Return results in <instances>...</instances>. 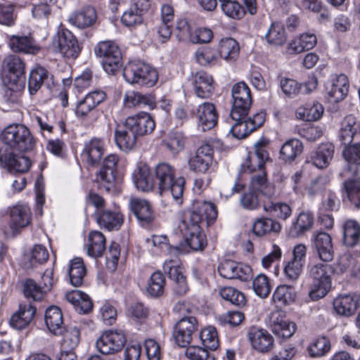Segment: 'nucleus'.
Returning <instances> with one entry per match:
<instances>
[{"instance_id": "8fccbe9b", "label": "nucleus", "mask_w": 360, "mask_h": 360, "mask_svg": "<svg viewBox=\"0 0 360 360\" xmlns=\"http://www.w3.org/2000/svg\"><path fill=\"white\" fill-rule=\"evenodd\" d=\"M296 292L295 288L289 285H280L275 289L272 300L281 305H288L295 300Z\"/></svg>"}, {"instance_id": "e433bc0d", "label": "nucleus", "mask_w": 360, "mask_h": 360, "mask_svg": "<svg viewBox=\"0 0 360 360\" xmlns=\"http://www.w3.org/2000/svg\"><path fill=\"white\" fill-rule=\"evenodd\" d=\"M174 9L169 4L161 8V24L159 25V41L165 42L170 39L174 21Z\"/></svg>"}, {"instance_id": "f704fd0d", "label": "nucleus", "mask_w": 360, "mask_h": 360, "mask_svg": "<svg viewBox=\"0 0 360 360\" xmlns=\"http://www.w3.org/2000/svg\"><path fill=\"white\" fill-rule=\"evenodd\" d=\"M3 67L8 71L6 79L25 82L24 63L18 56H6L3 61Z\"/></svg>"}, {"instance_id": "a878e982", "label": "nucleus", "mask_w": 360, "mask_h": 360, "mask_svg": "<svg viewBox=\"0 0 360 360\" xmlns=\"http://www.w3.org/2000/svg\"><path fill=\"white\" fill-rule=\"evenodd\" d=\"M36 314V308L30 304H20L18 310L10 319V325L16 330L27 327Z\"/></svg>"}, {"instance_id": "72a5a7b5", "label": "nucleus", "mask_w": 360, "mask_h": 360, "mask_svg": "<svg viewBox=\"0 0 360 360\" xmlns=\"http://www.w3.org/2000/svg\"><path fill=\"white\" fill-rule=\"evenodd\" d=\"M123 220V215L117 211L103 210L96 212L97 223L108 231L118 230Z\"/></svg>"}, {"instance_id": "5701e85b", "label": "nucleus", "mask_w": 360, "mask_h": 360, "mask_svg": "<svg viewBox=\"0 0 360 360\" xmlns=\"http://www.w3.org/2000/svg\"><path fill=\"white\" fill-rule=\"evenodd\" d=\"M248 338L252 347L259 352H268L274 347V338L265 329L251 328Z\"/></svg>"}, {"instance_id": "f8f14e48", "label": "nucleus", "mask_w": 360, "mask_h": 360, "mask_svg": "<svg viewBox=\"0 0 360 360\" xmlns=\"http://www.w3.org/2000/svg\"><path fill=\"white\" fill-rule=\"evenodd\" d=\"M126 342L122 332L108 330L104 332L96 341L98 350L103 354H110L119 352Z\"/></svg>"}, {"instance_id": "338daca9", "label": "nucleus", "mask_w": 360, "mask_h": 360, "mask_svg": "<svg viewBox=\"0 0 360 360\" xmlns=\"http://www.w3.org/2000/svg\"><path fill=\"white\" fill-rule=\"evenodd\" d=\"M340 207V200L335 193L329 191L325 194L319 207V212H332L338 211Z\"/></svg>"}, {"instance_id": "c756f323", "label": "nucleus", "mask_w": 360, "mask_h": 360, "mask_svg": "<svg viewBox=\"0 0 360 360\" xmlns=\"http://www.w3.org/2000/svg\"><path fill=\"white\" fill-rule=\"evenodd\" d=\"M0 162L4 163L11 171L24 173L29 170L32 162L25 155H17L13 152L0 153Z\"/></svg>"}, {"instance_id": "20e7f679", "label": "nucleus", "mask_w": 360, "mask_h": 360, "mask_svg": "<svg viewBox=\"0 0 360 360\" xmlns=\"http://www.w3.org/2000/svg\"><path fill=\"white\" fill-rule=\"evenodd\" d=\"M123 77L131 84L153 86L158 81V71L140 60L131 61L123 69Z\"/></svg>"}, {"instance_id": "7c9ffc66", "label": "nucleus", "mask_w": 360, "mask_h": 360, "mask_svg": "<svg viewBox=\"0 0 360 360\" xmlns=\"http://www.w3.org/2000/svg\"><path fill=\"white\" fill-rule=\"evenodd\" d=\"M334 150L335 147L332 143H321L311 153L310 162L318 168H326L333 158Z\"/></svg>"}, {"instance_id": "f257e3e1", "label": "nucleus", "mask_w": 360, "mask_h": 360, "mask_svg": "<svg viewBox=\"0 0 360 360\" xmlns=\"http://www.w3.org/2000/svg\"><path fill=\"white\" fill-rule=\"evenodd\" d=\"M216 205L210 202H201L196 207L188 212L179 224V229L183 235L198 233L201 229L200 223L203 219L207 225L211 226L217 219Z\"/></svg>"}, {"instance_id": "1a4fd4ad", "label": "nucleus", "mask_w": 360, "mask_h": 360, "mask_svg": "<svg viewBox=\"0 0 360 360\" xmlns=\"http://www.w3.org/2000/svg\"><path fill=\"white\" fill-rule=\"evenodd\" d=\"M51 46L66 58H76L80 52L77 39L68 30L58 32L53 37Z\"/></svg>"}, {"instance_id": "3c124183", "label": "nucleus", "mask_w": 360, "mask_h": 360, "mask_svg": "<svg viewBox=\"0 0 360 360\" xmlns=\"http://www.w3.org/2000/svg\"><path fill=\"white\" fill-rule=\"evenodd\" d=\"M68 274L72 285L77 287L82 284L86 275V267L82 258L76 257L70 262Z\"/></svg>"}, {"instance_id": "c85d7f7f", "label": "nucleus", "mask_w": 360, "mask_h": 360, "mask_svg": "<svg viewBox=\"0 0 360 360\" xmlns=\"http://www.w3.org/2000/svg\"><path fill=\"white\" fill-rule=\"evenodd\" d=\"M317 43L316 36L311 33L301 34L288 43L287 52L291 55L301 53L313 49Z\"/></svg>"}, {"instance_id": "49530a36", "label": "nucleus", "mask_w": 360, "mask_h": 360, "mask_svg": "<svg viewBox=\"0 0 360 360\" xmlns=\"http://www.w3.org/2000/svg\"><path fill=\"white\" fill-rule=\"evenodd\" d=\"M264 210L274 218L286 220L292 214V208L286 202L268 201L264 203Z\"/></svg>"}, {"instance_id": "cd10ccee", "label": "nucleus", "mask_w": 360, "mask_h": 360, "mask_svg": "<svg viewBox=\"0 0 360 360\" xmlns=\"http://www.w3.org/2000/svg\"><path fill=\"white\" fill-rule=\"evenodd\" d=\"M165 274H167L169 278L173 280L176 283L174 290L177 294H185L188 290L186 277L184 269L178 266L173 260L165 262L163 264Z\"/></svg>"}, {"instance_id": "4c0bfd02", "label": "nucleus", "mask_w": 360, "mask_h": 360, "mask_svg": "<svg viewBox=\"0 0 360 360\" xmlns=\"http://www.w3.org/2000/svg\"><path fill=\"white\" fill-rule=\"evenodd\" d=\"M137 136L124 122L121 127L115 131V140L117 146L123 151H130L136 146Z\"/></svg>"}, {"instance_id": "6ab92c4d", "label": "nucleus", "mask_w": 360, "mask_h": 360, "mask_svg": "<svg viewBox=\"0 0 360 360\" xmlns=\"http://www.w3.org/2000/svg\"><path fill=\"white\" fill-rule=\"evenodd\" d=\"M270 328L276 335L283 338H290L296 330L295 323L287 319L284 312L281 310L271 314Z\"/></svg>"}, {"instance_id": "393cba45", "label": "nucleus", "mask_w": 360, "mask_h": 360, "mask_svg": "<svg viewBox=\"0 0 360 360\" xmlns=\"http://www.w3.org/2000/svg\"><path fill=\"white\" fill-rule=\"evenodd\" d=\"M132 179L136 188L143 192L151 191L154 187V179L148 166L143 163L137 164L132 173Z\"/></svg>"}, {"instance_id": "b1692460", "label": "nucleus", "mask_w": 360, "mask_h": 360, "mask_svg": "<svg viewBox=\"0 0 360 360\" xmlns=\"http://www.w3.org/2000/svg\"><path fill=\"white\" fill-rule=\"evenodd\" d=\"M104 153V143L100 139H92L84 144L81 157L87 165H97Z\"/></svg>"}, {"instance_id": "423d86ee", "label": "nucleus", "mask_w": 360, "mask_h": 360, "mask_svg": "<svg viewBox=\"0 0 360 360\" xmlns=\"http://www.w3.org/2000/svg\"><path fill=\"white\" fill-rule=\"evenodd\" d=\"M232 107L230 112L231 118L239 119L248 115L252 105L251 91L243 82L235 84L231 89Z\"/></svg>"}, {"instance_id": "2eb2a0df", "label": "nucleus", "mask_w": 360, "mask_h": 360, "mask_svg": "<svg viewBox=\"0 0 360 360\" xmlns=\"http://www.w3.org/2000/svg\"><path fill=\"white\" fill-rule=\"evenodd\" d=\"M198 321L193 316L182 317L176 324L174 339L179 346L184 347L192 340L193 333L197 330Z\"/></svg>"}, {"instance_id": "2f4dec72", "label": "nucleus", "mask_w": 360, "mask_h": 360, "mask_svg": "<svg viewBox=\"0 0 360 360\" xmlns=\"http://www.w3.org/2000/svg\"><path fill=\"white\" fill-rule=\"evenodd\" d=\"M10 218L13 229L24 228L31 223V210L27 204H18L11 208Z\"/></svg>"}, {"instance_id": "680f3d73", "label": "nucleus", "mask_w": 360, "mask_h": 360, "mask_svg": "<svg viewBox=\"0 0 360 360\" xmlns=\"http://www.w3.org/2000/svg\"><path fill=\"white\" fill-rule=\"evenodd\" d=\"M49 255L47 249L42 245H35L30 252L28 258V264L27 267L32 268L37 264L44 263L49 259Z\"/></svg>"}, {"instance_id": "f03ea898", "label": "nucleus", "mask_w": 360, "mask_h": 360, "mask_svg": "<svg viewBox=\"0 0 360 360\" xmlns=\"http://www.w3.org/2000/svg\"><path fill=\"white\" fill-rule=\"evenodd\" d=\"M0 140L11 149L20 153L32 151L36 139L30 129L22 124H10L0 134Z\"/></svg>"}, {"instance_id": "603ef678", "label": "nucleus", "mask_w": 360, "mask_h": 360, "mask_svg": "<svg viewBox=\"0 0 360 360\" xmlns=\"http://www.w3.org/2000/svg\"><path fill=\"white\" fill-rule=\"evenodd\" d=\"M286 39L284 26L280 22L272 23L265 34L266 42L272 46H282L286 41Z\"/></svg>"}, {"instance_id": "6e6d98bb", "label": "nucleus", "mask_w": 360, "mask_h": 360, "mask_svg": "<svg viewBox=\"0 0 360 360\" xmlns=\"http://www.w3.org/2000/svg\"><path fill=\"white\" fill-rule=\"evenodd\" d=\"M330 270V266L326 264H309L307 266V276L311 281H331Z\"/></svg>"}, {"instance_id": "79ce46f5", "label": "nucleus", "mask_w": 360, "mask_h": 360, "mask_svg": "<svg viewBox=\"0 0 360 360\" xmlns=\"http://www.w3.org/2000/svg\"><path fill=\"white\" fill-rule=\"evenodd\" d=\"M358 130L359 124L356 118L351 115L345 116L341 122L339 134L340 141L345 145L350 143Z\"/></svg>"}, {"instance_id": "a19ab883", "label": "nucleus", "mask_w": 360, "mask_h": 360, "mask_svg": "<svg viewBox=\"0 0 360 360\" xmlns=\"http://www.w3.org/2000/svg\"><path fill=\"white\" fill-rule=\"evenodd\" d=\"M324 112L323 105L319 102L306 104L297 110V117L307 122H315L321 118Z\"/></svg>"}, {"instance_id": "dca6fc26", "label": "nucleus", "mask_w": 360, "mask_h": 360, "mask_svg": "<svg viewBox=\"0 0 360 360\" xmlns=\"http://www.w3.org/2000/svg\"><path fill=\"white\" fill-rule=\"evenodd\" d=\"M193 115L198 120V127L205 131L214 128L218 122V113L212 103L203 102L198 105Z\"/></svg>"}, {"instance_id": "9d476101", "label": "nucleus", "mask_w": 360, "mask_h": 360, "mask_svg": "<svg viewBox=\"0 0 360 360\" xmlns=\"http://www.w3.org/2000/svg\"><path fill=\"white\" fill-rule=\"evenodd\" d=\"M119 161L117 155H108L103 161V165L98 174V180L103 188L108 192L114 191L119 182L117 176V166Z\"/></svg>"}, {"instance_id": "a18cd8bd", "label": "nucleus", "mask_w": 360, "mask_h": 360, "mask_svg": "<svg viewBox=\"0 0 360 360\" xmlns=\"http://www.w3.org/2000/svg\"><path fill=\"white\" fill-rule=\"evenodd\" d=\"M219 55L227 62L235 60L239 54L238 43L233 38L221 39L219 41Z\"/></svg>"}, {"instance_id": "69168bd1", "label": "nucleus", "mask_w": 360, "mask_h": 360, "mask_svg": "<svg viewBox=\"0 0 360 360\" xmlns=\"http://www.w3.org/2000/svg\"><path fill=\"white\" fill-rule=\"evenodd\" d=\"M196 61L203 66L215 65L218 61V54L210 48L198 49L195 53Z\"/></svg>"}, {"instance_id": "0eeeda50", "label": "nucleus", "mask_w": 360, "mask_h": 360, "mask_svg": "<svg viewBox=\"0 0 360 360\" xmlns=\"http://www.w3.org/2000/svg\"><path fill=\"white\" fill-rule=\"evenodd\" d=\"M267 141L259 140L254 145L253 151L249 152L241 165V172L252 173L264 170L266 162L269 159V153L266 149Z\"/></svg>"}, {"instance_id": "7ed1b4c3", "label": "nucleus", "mask_w": 360, "mask_h": 360, "mask_svg": "<svg viewBox=\"0 0 360 360\" xmlns=\"http://www.w3.org/2000/svg\"><path fill=\"white\" fill-rule=\"evenodd\" d=\"M184 177L176 178L173 168L166 163L159 164V193L160 195H171L175 202L181 205L185 186Z\"/></svg>"}, {"instance_id": "37998d69", "label": "nucleus", "mask_w": 360, "mask_h": 360, "mask_svg": "<svg viewBox=\"0 0 360 360\" xmlns=\"http://www.w3.org/2000/svg\"><path fill=\"white\" fill-rule=\"evenodd\" d=\"M96 19V12L91 6L84 7L82 11L72 15L70 21L77 27L84 28L92 25Z\"/></svg>"}, {"instance_id": "c9c22d12", "label": "nucleus", "mask_w": 360, "mask_h": 360, "mask_svg": "<svg viewBox=\"0 0 360 360\" xmlns=\"http://www.w3.org/2000/svg\"><path fill=\"white\" fill-rule=\"evenodd\" d=\"M105 238L98 231H91L85 244L86 254L93 258L101 257L105 250Z\"/></svg>"}, {"instance_id": "c03bdc74", "label": "nucleus", "mask_w": 360, "mask_h": 360, "mask_svg": "<svg viewBox=\"0 0 360 360\" xmlns=\"http://www.w3.org/2000/svg\"><path fill=\"white\" fill-rule=\"evenodd\" d=\"M281 229V226L277 221L267 217L257 219L252 224L253 233L257 236L271 232L278 233Z\"/></svg>"}, {"instance_id": "4d7b16f0", "label": "nucleus", "mask_w": 360, "mask_h": 360, "mask_svg": "<svg viewBox=\"0 0 360 360\" xmlns=\"http://www.w3.org/2000/svg\"><path fill=\"white\" fill-rule=\"evenodd\" d=\"M308 297L311 301L316 302L323 298L330 291L331 281H311Z\"/></svg>"}, {"instance_id": "774afa93", "label": "nucleus", "mask_w": 360, "mask_h": 360, "mask_svg": "<svg viewBox=\"0 0 360 360\" xmlns=\"http://www.w3.org/2000/svg\"><path fill=\"white\" fill-rule=\"evenodd\" d=\"M202 345L207 349L214 350L219 346V339L216 328L208 326L204 328L200 334Z\"/></svg>"}, {"instance_id": "58836bf2", "label": "nucleus", "mask_w": 360, "mask_h": 360, "mask_svg": "<svg viewBox=\"0 0 360 360\" xmlns=\"http://www.w3.org/2000/svg\"><path fill=\"white\" fill-rule=\"evenodd\" d=\"M66 300L80 314H87L91 311L93 304L89 296L78 290L65 294Z\"/></svg>"}, {"instance_id": "a211bd4d", "label": "nucleus", "mask_w": 360, "mask_h": 360, "mask_svg": "<svg viewBox=\"0 0 360 360\" xmlns=\"http://www.w3.org/2000/svg\"><path fill=\"white\" fill-rule=\"evenodd\" d=\"M313 246L317 257L324 262H330L334 258L335 250L333 238L330 234L319 231L313 236Z\"/></svg>"}, {"instance_id": "bf43d9fd", "label": "nucleus", "mask_w": 360, "mask_h": 360, "mask_svg": "<svg viewBox=\"0 0 360 360\" xmlns=\"http://www.w3.org/2000/svg\"><path fill=\"white\" fill-rule=\"evenodd\" d=\"M4 89V97L10 103H16L18 100L21 90L24 87V81H15L6 79Z\"/></svg>"}, {"instance_id": "052dcab7", "label": "nucleus", "mask_w": 360, "mask_h": 360, "mask_svg": "<svg viewBox=\"0 0 360 360\" xmlns=\"http://www.w3.org/2000/svg\"><path fill=\"white\" fill-rule=\"evenodd\" d=\"M330 349V340L324 337L316 338L308 347L309 356L312 358H320L323 356Z\"/></svg>"}, {"instance_id": "6e6552de", "label": "nucleus", "mask_w": 360, "mask_h": 360, "mask_svg": "<svg viewBox=\"0 0 360 360\" xmlns=\"http://www.w3.org/2000/svg\"><path fill=\"white\" fill-rule=\"evenodd\" d=\"M241 116L238 120L231 118L233 121L230 131L238 139H244L251 132L260 127L264 122L265 114L259 112L252 117Z\"/></svg>"}, {"instance_id": "412c9836", "label": "nucleus", "mask_w": 360, "mask_h": 360, "mask_svg": "<svg viewBox=\"0 0 360 360\" xmlns=\"http://www.w3.org/2000/svg\"><path fill=\"white\" fill-rule=\"evenodd\" d=\"M128 128L131 129L136 136H143L152 132L155 127V122L150 115L141 112L126 119Z\"/></svg>"}, {"instance_id": "9b49d317", "label": "nucleus", "mask_w": 360, "mask_h": 360, "mask_svg": "<svg viewBox=\"0 0 360 360\" xmlns=\"http://www.w3.org/2000/svg\"><path fill=\"white\" fill-rule=\"evenodd\" d=\"M60 351L58 354V360H75L77 356L75 352L79 342V330L76 327H68L64 329Z\"/></svg>"}, {"instance_id": "4be33fe9", "label": "nucleus", "mask_w": 360, "mask_h": 360, "mask_svg": "<svg viewBox=\"0 0 360 360\" xmlns=\"http://www.w3.org/2000/svg\"><path fill=\"white\" fill-rule=\"evenodd\" d=\"M218 271L224 278L245 281L250 274V268L233 260H225L219 264Z\"/></svg>"}, {"instance_id": "4468645a", "label": "nucleus", "mask_w": 360, "mask_h": 360, "mask_svg": "<svg viewBox=\"0 0 360 360\" xmlns=\"http://www.w3.org/2000/svg\"><path fill=\"white\" fill-rule=\"evenodd\" d=\"M213 160L212 148L208 144L200 146L195 155L188 160V165L191 171L195 173L205 174Z\"/></svg>"}, {"instance_id": "f3484780", "label": "nucleus", "mask_w": 360, "mask_h": 360, "mask_svg": "<svg viewBox=\"0 0 360 360\" xmlns=\"http://www.w3.org/2000/svg\"><path fill=\"white\" fill-rule=\"evenodd\" d=\"M326 92L330 102L342 101L349 91V80L343 74L335 75L325 85Z\"/></svg>"}, {"instance_id": "864d4df0", "label": "nucleus", "mask_w": 360, "mask_h": 360, "mask_svg": "<svg viewBox=\"0 0 360 360\" xmlns=\"http://www.w3.org/2000/svg\"><path fill=\"white\" fill-rule=\"evenodd\" d=\"M360 238V225L352 219L345 221L343 226V242L347 247L354 246Z\"/></svg>"}, {"instance_id": "473e14b6", "label": "nucleus", "mask_w": 360, "mask_h": 360, "mask_svg": "<svg viewBox=\"0 0 360 360\" xmlns=\"http://www.w3.org/2000/svg\"><path fill=\"white\" fill-rule=\"evenodd\" d=\"M44 321L51 333L55 335H61L65 326L62 311L58 307L51 306L46 310Z\"/></svg>"}, {"instance_id": "de8ad7c7", "label": "nucleus", "mask_w": 360, "mask_h": 360, "mask_svg": "<svg viewBox=\"0 0 360 360\" xmlns=\"http://www.w3.org/2000/svg\"><path fill=\"white\" fill-rule=\"evenodd\" d=\"M333 308L338 314L348 316L355 311L356 302L352 295H342L334 300Z\"/></svg>"}, {"instance_id": "bb28decb", "label": "nucleus", "mask_w": 360, "mask_h": 360, "mask_svg": "<svg viewBox=\"0 0 360 360\" xmlns=\"http://www.w3.org/2000/svg\"><path fill=\"white\" fill-rule=\"evenodd\" d=\"M192 84L195 95L201 98H209L214 89L212 77L204 71L193 75Z\"/></svg>"}, {"instance_id": "39448f33", "label": "nucleus", "mask_w": 360, "mask_h": 360, "mask_svg": "<svg viewBox=\"0 0 360 360\" xmlns=\"http://www.w3.org/2000/svg\"><path fill=\"white\" fill-rule=\"evenodd\" d=\"M96 56L102 59L104 70L115 74L122 66V54L118 45L112 41H103L94 48Z\"/></svg>"}, {"instance_id": "13d9d810", "label": "nucleus", "mask_w": 360, "mask_h": 360, "mask_svg": "<svg viewBox=\"0 0 360 360\" xmlns=\"http://www.w3.org/2000/svg\"><path fill=\"white\" fill-rule=\"evenodd\" d=\"M46 77L47 71L42 67H37L31 71L28 79V89L31 95H34L40 89Z\"/></svg>"}, {"instance_id": "5fc2aeb1", "label": "nucleus", "mask_w": 360, "mask_h": 360, "mask_svg": "<svg viewBox=\"0 0 360 360\" xmlns=\"http://www.w3.org/2000/svg\"><path fill=\"white\" fill-rule=\"evenodd\" d=\"M185 141L186 138L182 133L172 131L162 141L161 145L176 155L184 149Z\"/></svg>"}, {"instance_id": "0e129e2a", "label": "nucleus", "mask_w": 360, "mask_h": 360, "mask_svg": "<svg viewBox=\"0 0 360 360\" xmlns=\"http://www.w3.org/2000/svg\"><path fill=\"white\" fill-rule=\"evenodd\" d=\"M221 8L223 13L229 18L240 20L245 14V10L240 3L236 0H231L225 3H221Z\"/></svg>"}, {"instance_id": "e2e57ef3", "label": "nucleus", "mask_w": 360, "mask_h": 360, "mask_svg": "<svg viewBox=\"0 0 360 360\" xmlns=\"http://www.w3.org/2000/svg\"><path fill=\"white\" fill-rule=\"evenodd\" d=\"M252 288L259 297H266L271 290L269 278L264 274H258L252 281Z\"/></svg>"}, {"instance_id": "ea45409f", "label": "nucleus", "mask_w": 360, "mask_h": 360, "mask_svg": "<svg viewBox=\"0 0 360 360\" xmlns=\"http://www.w3.org/2000/svg\"><path fill=\"white\" fill-rule=\"evenodd\" d=\"M9 46L14 52L35 54L39 48L32 38L27 36H13L9 40Z\"/></svg>"}, {"instance_id": "ddd939ff", "label": "nucleus", "mask_w": 360, "mask_h": 360, "mask_svg": "<svg viewBox=\"0 0 360 360\" xmlns=\"http://www.w3.org/2000/svg\"><path fill=\"white\" fill-rule=\"evenodd\" d=\"M342 175L347 177L343 182V189L349 200L360 209V177L358 176V169L349 166Z\"/></svg>"}, {"instance_id": "09e8293b", "label": "nucleus", "mask_w": 360, "mask_h": 360, "mask_svg": "<svg viewBox=\"0 0 360 360\" xmlns=\"http://www.w3.org/2000/svg\"><path fill=\"white\" fill-rule=\"evenodd\" d=\"M302 150L303 146L299 139H290L282 146L280 158L285 162H292L302 153Z\"/></svg>"}, {"instance_id": "aec40b11", "label": "nucleus", "mask_w": 360, "mask_h": 360, "mask_svg": "<svg viewBox=\"0 0 360 360\" xmlns=\"http://www.w3.org/2000/svg\"><path fill=\"white\" fill-rule=\"evenodd\" d=\"M129 207L139 223L142 226L149 225L155 218L150 202L144 199L131 198Z\"/></svg>"}]
</instances>
